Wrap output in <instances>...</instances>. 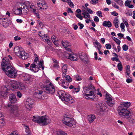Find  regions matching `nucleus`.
<instances>
[{
  "label": "nucleus",
  "instance_id": "obj_27",
  "mask_svg": "<svg viewBox=\"0 0 135 135\" xmlns=\"http://www.w3.org/2000/svg\"><path fill=\"white\" fill-rule=\"evenodd\" d=\"M59 84L61 85L62 87L65 88H68L69 84L68 82L66 81L62 80L61 82L60 81H59Z\"/></svg>",
  "mask_w": 135,
  "mask_h": 135
},
{
  "label": "nucleus",
  "instance_id": "obj_11",
  "mask_svg": "<svg viewBox=\"0 0 135 135\" xmlns=\"http://www.w3.org/2000/svg\"><path fill=\"white\" fill-rule=\"evenodd\" d=\"M118 114L122 117H126V116H131L132 114V112L127 109L118 108Z\"/></svg>",
  "mask_w": 135,
  "mask_h": 135
},
{
  "label": "nucleus",
  "instance_id": "obj_10",
  "mask_svg": "<svg viewBox=\"0 0 135 135\" xmlns=\"http://www.w3.org/2000/svg\"><path fill=\"white\" fill-rule=\"evenodd\" d=\"M5 74L8 77L11 78H16L17 75V72L16 69L12 66L7 68L3 70Z\"/></svg>",
  "mask_w": 135,
  "mask_h": 135
},
{
  "label": "nucleus",
  "instance_id": "obj_43",
  "mask_svg": "<svg viewBox=\"0 0 135 135\" xmlns=\"http://www.w3.org/2000/svg\"><path fill=\"white\" fill-rule=\"evenodd\" d=\"M75 78L76 80L78 81H79L81 80V78L79 76V75L77 74L75 75Z\"/></svg>",
  "mask_w": 135,
  "mask_h": 135
},
{
  "label": "nucleus",
  "instance_id": "obj_56",
  "mask_svg": "<svg viewBox=\"0 0 135 135\" xmlns=\"http://www.w3.org/2000/svg\"><path fill=\"white\" fill-rule=\"evenodd\" d=\"M126 81L128 83H129L132 82V80L131 79L128 78L126 80Z\"/></svg>",
  "mask_w": 135,
  "mask_h": 135
},
{
  "label": "nucleus",
  "instance_id": "obj_28",
  "mask_svg": "<svg viewBox=\"0 0 135 135\" xmlns=\"http://www.w3.org/2000/svg\"><path fill=\"white\" fill-rule=\"evenodd\" d=\"M95 119L96 117L94 114H91L89 115L88 116V120L90 124L92 123Z\"/></svg>",
  "mask_w": 135,
  "mask_h": 135
},
{
  "label": "nucleus",
  "instance_id": "obj_53",
  "mask_svg": "<svg viewBox=\"0 0 135 135\" xmlns=\"http://www.w3.org/2000/svg\"><path fill=\"white\" fill-rule=\"evenodd\" d=\"M87 11H88V12L90 14H92L93 13V11L90 9V8L86 7V9Z\"/></svg>",
  "mask_w": 135,
  "mask_h": 135
},
{
  "label": "nucleus",
  "instance_id": "obj_51",
  "mask_svg": "<svg viewBox=\"0 0 135 135\" xmlns=\"http://www.w3.org/2000/svg\"><path fill=\"white\" fill-rule=\"evenodd\" d=\"M76 17L79 18L81 20H82L83 17L80 14H75Z\"/></svg>",
  "mask_w": 135,
  "mask_h": 135
},
{
  "label": "nucleus",
  "instance_id": "obj_15",
  "mask_svg": "<svg viewBox=\"0 0 135 135\" xmlns=\"http://www.w3.org/2000/svg\"><path fill=\"white\" fill-rule=\"evenodd\" d=\"M9 90L5 86H2L0 90V95L5 98H7L9 93Z\"/></svg>",
  "mask_w": 135,
  "mask_h": 135
},
{
  "label": "nucleus",
  "instance_id": "obj_50",
  "mask_svg": "<svg viewBox=\"0 0 135 135\" xmlns=\"http://www.w3.org/2000/svg\"><path fill=\"white\" fill-rule=\"evenodd\" d=\"M17 96L19 98H20L21 97L22 94L20 91H18L17 92Z\"/></svg>",
  "mask_w": 135,
  "mask_h": 135
},
{
  "label": "nucleus",
  "instance_id": "obj_52",
  "mask_svg": "<svg viewBox=\"0 0 135 135\" xmlns=\"http://www.w3.org/2000/svg\"><path fill=\"white\" fill-rule=\"evenodd\" d=\"M131 1L128 0L126 1L125 3V6H128L131 3Z\"/></svg>",
  "mask_w": 135,
  "mask_h": 135
},
{
  "label": "nucleus",
  "instance_id": "obj_24",
  "mask_svg": "<svg viewBox=\"0 0 135 135\" xmlns=\"http://www.w3.org/2000/svg\"><path fill=\"white\" fill-rule=\"evenodd\" d=\"M61 43L63 46L67 50L69 51H71V49L69 47H68L70 46V44L68 42L65 41H62Z\"/></svg>",
  "mask_w": 135,
  "mask_h": 135
},
{
  "label": "nucleus",
  "instance_id": "obj_21",
  "mask_svg": "<svg viewBox=\"0 0 135 135\" xmlns=\"http://www.w3.org/2000/svg\"><path fill=\"white\" fill-rule=\"evenodd\" d=\"M131 103L129 102H122L119 107L128 109Z\"/></svg>",
  "mask_w": 135,
  "mask_h": 135
},
{
  "label": "nucleus",
  "instance_id": "obj_19",
  "mask_svg": "<svg viewBox=\"0 0 135 135\" xmlns=\"http://www.w3.org/2000/svg\"><path fill=\"white\" fill-rule=\"evenodd\" d=\"M37 4L40 9H46L47 7V5L44 0H38Z\"/></svg>",
  "mask_w": 135,
  "mask_h": 135
},
{
  "label": "nucleus",
  "instance_id": "obj_49",
  "mask_svg": "<svg viewBox=\"0 0 135 135\" xmlns=\"http://www.w3.org/2000/svg\"><path fill=\"white\" fill-rule=\"evenodd\" d=\"M98 0H91V3L93 5H95L98 3Z\"/></svg>",
  "mask_w": 135,
  "mask_h": 135
},
{
  "label": "nucleus",
  "instance_id": "obj_42",
  "mask_svg": "<svg viewBox=\"0 0 135 135\" xmlns=\"http://www.w3.org/2000/svg\"><path fill=\"white\" fill-rule=\"evenodd\" d=\"M122 48L123 50L124 51H126L128 49V47L127 45L126 44H124L123 45Z\"/></svg>",
  "mask_w": 135,
  "mask_h": 135
},
{
  "label": "nucleus",
  "instance_id": "obj_26",
  "mask_svg": "<svg viewBox=\"0 0 135 135\" xmlns=\"http://www.w3.org/2000/svg\"><path fill=\"white\" fill-rule=\"evenodd\" d=\"M62 70L63 73L62 76L64 78V77L65 76V75L66 73L67 66L66 64H62Z\"/></svg>",
  "mask_w": 135,
  "mask_h": 135
},
{
  "label": "nucleus",
  "instance_id": "obj_6",
  "mask_svg": "<svg viewBox=\"0 0 135 135\" xmlns=\"http://www.w3.org/2000/svg\"><path fill=\"white\" fill-rule=\"evenodd\" d=\"M62 122L66 125L69 127H75L76 126V122L74 119L70 117L68 113L64 115L62 119Z\"/></svg>",
  "mask_w": 135,
  "mask_h": 135
},
{
  "label": "nucleus",
  "instance_id": "obj_39",
  "mask_svg": "<svg viewBox=\"0 0 135 135\" xmlns=\"http://www.w3.org/2000/svg\"><path fill=\"white\" fill-rule=\"evenodd\" d=\"M65 78L66 80L68 82H71L72 80V79L69 75H66L65 76Z\"/></svg>",
  "mask_w": 135,
  "mask_h": 135
},
{
  "label": "nucleus",
  "instance_id": "obj_2",
  "mask_svg": "<svg viewBox=\"0 0 135 135\" xmlns=\"http://www.w3.org/2000/svg\"><path fill=\"white\" fill-rule=\"evenodd\" d=\"M59 97L65 104H71L74 102V99L71 96L62 90L59 91L57 92Z\"/></svg>",
  "mask_w": 135,
  "mask_h": 135
},
{
  "label": "nucleus",
  "instance_id": "obj_3",
  "mask_svg": "<svg viewBox=\"0 0 135 135\" xmlns=\"http://www.w3.org/2000/svg\"><path fill=\"white\" fill-rule=\"evenodd\" d=\"M35 58L34 60V61L31 65L30 67V70L34 72H37L39 70V69L41 67L42 70L44 69V62L43 60H41L40 61H39L38 57L36 54H35Z\"/></svg>",
  "mask_w": 135,
  "mask_h": 135
},
{
  "label": "nucleus",
  "instance_id": "obj_12",
  "mask_svg": "<svg viewBox=\"0 0 135 135\" xmlns=\"http://www.w3.org/2000/svg\"><path fill=\"white\" fill-rule=\"evenodd\" d=\"M10 107L9 111V113L11 116L13 117H17L18 116L17 107V106L14 105L11 106V105L8 104L7 105L8 109Z\"/></svg>",
  "mask_w": 135,
  "mask_h": 135
},
{
  "label": "nucleus",
  "instance_id": "obj_36",
  "mask_svg": "<svg viewBox=\"0 0 135 135\" xmlns=\"http://www.w3.org/2000/svg\"><path fill=\"white\" fill-rule=\"evenodd\" d=\"M57 135H67V133H66L62 131H59L56 132Z\"/></svg>",
  "mask_w": 135,
  "mask_h": 135
},
{
  "label": "nucleus",
  "instance_id": "obj_30",
  "mask_svg": "<svg viewBox=\"0 0 135 135\" xmlns=\"http://www.w3.org/2000/svg\"><path fill=\"white\" fill-rule=\"evenodd\" d=\"M0 125L1 126H3L5 125L4 117L1 113L0 114Z\"/></svg>",
  "mask_w": 135,
  "mask_h": 135
},
{
  "label": "nucleus",
  "instance_id": "obj_29",
  "mask_svg": "<svg viewBox=\"0 0 135 135\" xmlns=\"http://www.w3.org/2000/svg\"><path fill=\"white\" fill-rule=\"evenodd\" d=\"M21 76L22 78L24 80L26 81H30V76L28 74L25 73H23L21 74Z\"/></svg>",
  "mask_w": 135,
  "mask_h": 135
},
{
  "label": "nucleus",
  "instance_id": "obj_18",
  "mask_svg": "<svg viewBox=\"0 0 135 135\" xmlns=\"http://www.w3.org/2000/svg\"><path fill=\"white\" fill-rule=\"evenodd\" d=\"M24 104L26 108L29 110H31L32 107V100L30 98H27L26 100L24 102Z\"/></svg>",
  "mask_w": 135,
  "mask_h": 135
},
{
  "label": "nucleus",
  "instance_id": "obj_46",
  "mask_svg": "<svg viewBox=\"0 0 135 135\" xmlns=\"http://www.w3.org/2000/svg\"><path fill=\"white\" fill-rule=\"evenodd\" d=\"M51 40L53 42H54L55 41H58V39L56 38V36H52L51 37Z\"/></svg>",
  "mask_w": 135,
  "mask_h": 135
},
{
  "label": "nucleus",
  "instance_id": "obj_8",
  "mask_svg": "<svg viewBox=\"0 0 135 135\" xmlns=\"http://www.w3.org/2000/svg\"><path fill=\"white\" fill-rule=\"evenodd\" d=\"M43 82L45 84L44 88L46 92L48 93H53L55 91V89L53 84L47 79L44 80Z\"/></svg>",
  "mask_w": 135,
  "mask_h": 135
},
{
  "label": "nucleus",
  "instance_id": "obj_20",
  "mask_svg": "<svg viewBox=\"0 0 135 135\" xmlns=\"http://www.w3.org/2000/svg\"><path fill=\"white\" fill-rule=\"evenodd\" d=\"M43 91L38 90H36L34 93L35 97L38 99H42Z\"/></svg>",
  "mask_w": 135,
  "mask_h": 135
},
{
  "label": "nucleus",
  "instance_id": "obj_1",
  "mask_svg": "<svg viewBox=\"0 0 135 135\" xmlns=\"http://www.w3.org/2000/svg\"><path fill=\"white\" fill-rule=\"evenodd\" d=\"M19 6L21 7L18 8L14 11L15 14L18 15L21 14L22 12L24 14L27 13L29 10L35 12L36 11L35 7L29 1H22L20 2Z\"/></svg>",
  "mask_w": 135,
  "mask_h": 135
},
{
  "label": "nucleus",
  "instance_id": "obj_55",
  "mask_svg": "<svg viewBox=\"0 0 135 135\" xmlns=\"http://www.w3.org/2000/svg\"><path fill=\"white\" fill-rule=\"evenodd\" d=\"M60 77H57L55 78V80L56 81H58V82L59 81H60L61 82L63 79H60Z\"/></svg>",
  "mask_w": 135,
  "mask_h": 135
},
{
  "label": "nucleus",
  "instance_id": "obj_13",
  "mask_svg": "<svg viewBox=\"0 0 135 135\" xmlns=\"http://www.w3.org/2000/svg\"><path fill=\"white\" fill-rule=\"evenodd\" d=\"M12 63L9 60L8 58L7 57H4L2 59V61L1 63L2 69L3 70L12 66Z\"/></svg>",
  "mask_w": 135,
  "mask_h": 135
},
{
  "label": "nucleus",
  "instance_id": "obj_59",
  "mask_svg": "<svg viewBox=\"0 0 135 135\" xmlns=\"http://www.w3.org/2000/svg\"><path fill=\"white\" fill-rule=\"evenodd\" d=\"M117 35L119 37V38L120 39H121L124 36V35L123 34L121 33H119L117 34Z\"/></svg>",
  "mask_w": 135,
  "mask_h": 135
},
{
  "label": "nucleus",
  "instance_id": "obj_60",
  "mask_svg": "<svg viewBox=\"0 0 135 135\" xmlns=\"http://www.w3.org/2000/svg\"><path fill=\"white\" fill-rule=\"evenodd\" d=\"M129 119V122L130 123H134V119L132 118H130L129 119V118H127V119Z\"/></svg>",
  "mask_w": 135,
  "mask_h": 135
},
{
  "label": "nucleus",
  "instance_id": "obj_48",
  "mask_svg": "<svg viewBox=\"0 0 135 135\" xmlns=\"http://www.w3.org/2000/svg\"><path fill=\"white\" fill-rule=\"evenodd\" d=\"M105 47L107 49L109 50L111 49V45L109 44H107L105 45Z\"/></svg>",
  "mask_w": 135,
  "mask_h": 135
},
{
  "label": "nucleus",
  "instance_id": "obj_62",
  "mask_svg": "<svg viewBox=\"0 0 135 135\" xmlns=\"http://www.w3.org/2000/svg\"><path fill=\"white\" fill-rule=\"evenodd\" d=\"M126 15L128 16H132V13L131 11H129L126 13Z\"/></svg>",
  "mask_w": 135,
  "mask_h": 135
},
{
  "label": "nucleus",
  "instance_id": "obj_5",
  "mask_svg": "<svg viewBox=\"0 0 135 135\" xmlns=\"http://www.w3.org/2000/svg\"><path fill=\"white\" fill-rule=\"evenodd\" d=\"M32 120L33 121L43 125H46L49 124L51 121L50 119L48 117L46 116H33Z\"/></svg>",
  "mask_w": 135,
  "mask_h": 135
},
{
  "label": "nucleus",
  "instance_id": "obj_37",
  "mask_svg": "<svg viewBox=\"0 0 135 135\" xmlns=\"http://www.w3.org/2000/svg\"><path fill=\"white\" fill-rule=\"evenodd\" d=\"M113 39L115 42L118 45H119L121 42L120 40L118 39L117 38L113 37H112Z\"/></svg>",
  "mask_w": 135,
  "mask_h": 135
},
{
  "label": "nucleus",
  "instance_id": "obj_22",
  "mask_svg": "<svg viewBox=\"0 0 135 135\" xmlns=\"http://www.w3.org/2000/svg\"><path fill=\"white\" fill-rule=\"evenodd\" d=\"M67 57L71 61H77L78 59L77 55L74 54H69Z\"/></svg>",
  "mask_w": 135,
  "mask_h": 135
},
{
  "label": "nucleus",
  "instance_id": "obj_38",
  "mask_svg": "<svg viewBox=\"0 0 135 135\" xmlns=\"http://www.w3.org/2000/svg\"><path fill=\"white\" fill-rule=\"evenodd\" d=\"M117 67L118 69L120 71L122 70L123 67L121 61L119 62L117 65Z\"/></svg>",
  "mask_w": 135,
  "mask_h": 135
},
{
  "label": "nucleus",
  "instance_id": "obj_57",
  "mask_svg": "<svg viewBox=\"0 0 135 135\" xmlns=\"http://www.w3.org/2000/svg\"><path fill=\"white\" fill-rule=\"evenodd\" d=\"M78 25L79 26V28L80 29H82L84 27V25L82 24L81 23H78Z\"/></svg>",
  "mask_w": 135,
  "mask_h": 135
},
{
  "label": "nucleus",
  "instance_id": "obj_40",
  "mask_svg": "<svg viewBox=\"0 0 135 135\" xmlns=\"http://www.w3.org/2000/svg\"><path fill=\"white\" fill-rule=\"evenodd\" d=\"M120 27L121 28V31L122 32H124L125 31L124 29L125 26L123 23H121L120 25Z\"/></svg>",
  "mask_w": 135,
  "mask_h": 135
},
{
  "label": "nucleus",
  "instance_id": "obj_14",
  "mask_svg": "<svg viewBox=\"0 0 135 135\" xmlns=\"http://www.w3.org/2000/svg\"><path fill=\"white\" fill-rule=\"evenodd\" d=\"M105 99L107 100L106 103L110 107L113 106L115 103V100L108 93H106L105 95Z\"/></svg>",
  "mask_w": 135,
  "mask_h": 135
},
{
  "label": "nucleus",
  "instance_id": "obj_32",
  "mask_svg": "<svg viewBox=\"0 0 135 135\" xmlns=\"http://www.w3.org/2000/svg\"><path fill=\"white\" fill-rule=\"evenodd\" d=\"M82 15L83 16V17L85 18L90 19V17L89 13L85 11V10H83Z\"/></svg>",
  "mask_w": 135,
  "mask_h": 135
},
{
  "label": "nucleus",
  "instance_id": "obj_35",
  "mask_svg": "<svg viewBox=\"0 0 135 135\" xmlns=\"http://www.w3.org/2000/svg\"><path fill=\"white\" fill-rule=\"evenodd\" d=\"M130 66L129 65H128L126 66V73L127 75L128 76H129V74H130L131 73V71L130 69Z\"/></svg>",
  "mask_w": 135,
  "mask_h": 135
},
{
  "label": "nucleus",
  "instance_id": "obj_34",
  "mask_svg": "<svg viewBox=\"0 0 135 135\" xmlns=\"http://www.w3.org/2000/svg\"><path fill=\"white\" fill-rule=\"evenodd\" d=\"M94 45L96 47H97V49H100L102 47V45L100 44L97 40H96L94 44Z\"/></svg>",
  "mask_w": 135,
  "mask_h": 135
},
{
  "label": "nucleus",
  "instance_id": "obj_23",
  "mask_svg": "<svg viewBox=\"0 0 135 135\" xmlns=\"http://www.w3.org/2000/svg\"><path fill=\"white\" fill-rule=\"evenodd\" d=\"M42 40L47 43L49 45H51V42L49 40V38L48 36L44 34V36L42 37Z\"/></svg>",
  "mask_w": 135,
  "mask_h": 135
},
{
  "label": "nucleus",
  "instance_id": "obj_63",
  "mask_svg": "<svg viewBox=\"0 0 135 135\" xmlns=\"http://www.w3.org/2000/svg\"><path fill=\"white\" fill-rule=\"evenodd\" d=\"M111 13L112 15H113L114 16H116L118 15V13L115 11L112 12Z\"/></svg>",
  "mask_w": 135,
  "mask_h": 135
},
{
  "label": "nucleus",
  "instance_id": "obj_33",
  "mask_svg": "<svg viewBox=\"0 0 135 135\" xmlns=\"http://www.w3.org/2000/svg\"><path fill=\"white\" fill-rule=\"evenodd\" d=\"M119 21L117 18H115L113 21V24L116 28H118L119 27Z\"/></svg>",
  "mask_w": 135,
  "mask_h": 135
},
{
  "label": "nucleus",
  "instance_id": "obj_16",
  "mask_svg": "<svg viewBox=\"0 0 135 135\" xmlns=\"http://www.w3.org/2000/svg\"><path fill=\"white\" fill-rule=\"evenodd\" d=\"M11 22L10 20L4 17L0 19L1 24L5 28L7 27L11 23Z\"/></svg>",
  "mask_w": 135,
  "mask_h": 135
},
{
  "label": "nucleus",
  "instance_id": "obj_58",
  "mask_svg": "<svg viewBox=\"0 0 135 135\" xmlns=\"http://www.w3.org/2000/svg\"><path fill=\"white\" fill-rule=\"evenodd\" d=\"M112 5L113 7L116 8L118 9L119 8V6L115 3H112Z\"/></svg>",
  "mask_w": 135,
  "mask_h": 135
},
{
  "label": "nucleus",
  "instance_id": "obj_45",
  "mask_svg": "<svg viewBox=\"0 0 135 135\" xmlns=\"http://www.w3.org/2000/svg\"><path fill=\"white\" fill-rule=\"evenodd\" d=\"M96 13L97 15L100 17H102V13L100 11H98Z\"/></svg>",
  "mask_w": 135,
  "mask_h": 135
},
{
  "label": "nucleus",
  "instance_id": "obj_61",
  "mask_svg": "<svg viewBox=\"0 0 135 135\" xmlns=\"http://www.w3.org/2000/svg\"><path fill=\"white\" fill-rule=\"evenodd\" d=\"M14 39L15 41H17L21 40V38L20 37H19L18 36H17L14 37Z\"/></svg>",
  "mask_w": 135,
  "mask_h": 135
},
{
  "label": "nucleus",
  "instance_id": "obj_25",
  "mask_svg": "<svg viewBox=\"0 0 135 135\" xmlns=\"http://www.w3.org/2000/svg\"><path fill=\"white\" fill-rule=\"evenodd\" d=\"M9 99L10 102L12 103H15L17 101L16 96L13 94L10 95L9 97Z\"/></svg>",
  "mask_w": 135,
  "mask_h": 135
},
{
  "label": "nucleus",
  "instance_id": "obj_64",
  "mask_svg": "<svg viewBox=\"0 0 135 135\" xmlns=\"http://www.w3.org/2000/svg\"><path fill=\"white\" fill-rule=\"evenodd\" d=\"M10 135H18L17 132L15 131H13L12 132Z\"/></svg>",
  "mask_w": 135,
  "mask_h": 135
},
{
  "label": "nucleus",
  "instance_id": "obj_7",
  "mask_svg": "<svg viewBox=\"0 0 135 135\" xmlns=\"http://www.w3.org/2000/svg\"><path fill=\"white\" fill-rule=\"evenodd\" d=\"M14 51L15 54L20 58L25 60L28 57V54L24 51L21 47L16 46L14 49Z\"/></svg>",
  "mask_w": 135,
  "mask_h": 135
},
{
  "label": "nucleus",
  "instance_id": "obj_31",
  "mask_svg": "<svg viewBox=\"0 0 135 135\" xmlns=\"http://www.w3.org/2000/svg\"><path fill=\"white\" fill-rule=\"evenodd\" d=\"M103 25L105 27H107L109 28L112 26V24L111 22L109 21H104L103 23Z\"/></svg>",
  "mask_w": 135,
  "mask_h": 135
},
{
  "label": "nucleus",
  "instance_id": "obj_44",
  "mask_svg": "<svg viewBox=\"0 0 135 135\" xmlns=\"http://www.w3.org/2000/svg\"><path fill=\"white\" fill-rule=\"evenodd\" d=\"M111 60L113 61H116L118 62L120 61L117 57H112L111 58Z\"/></svg>",
  "mask_w": 135,
  "mask_h": 135
},
{
  "label": "nucleus",
  "instance_id": "obj_47",
  "mask_svg": "<svg viewBox=\"0 0 135 135\" xmlns=\"http://www.w3.org/2000/svg\"><path fill=\"white\" fill-rule=\"evenodd\" d=\"M114 1L121 6L123 5V2L121 0H114Z\"/></svg>",
  "mask_w": 135,
  "mask_h": 135
},
{
  "label": "nucleus",
  "instance_id": "obj_9",
  "mask_svg": "<svg viewBox=\"0 0 135 135\" xmlns=\"http://www.w3.org/2000/svg\"><path fill=\"white\" fill-rule=\"evenodd\" d=\"M11 89L12 90H22L25 89L24 85L21 83L16 81H13L10 84Z\"/></svg>",
  "mask_w": 135,
  "mask_h": 135
},
{
  "label": "nucleus",
  "instance_id": "obj_41",
  "mask_svg": "<svg viewBox=\"0 0 135 135\" xmlns=\"http://www.w3.org/2000/svg\"><path fill=\"white\" fill-rule=\"evenodd\" d=\"M80 86H78V88H74L73 90V91L74 93H78L80 90Z\"/></svg>",
  "mask_w": 135,
  "mask_h": 135
},
{
  "label": "nucleus",
  "instance_id": "obj_54",
  "mask_svg": "<svg viewBox=\"0 0 135 135\" xmlns=\"http://www.w3.org/2000/svg\"><path fill=\"white\" fill-rule=\"evenodd\" d=\"M25 131L26 133H29L30 132V130L28 126H25Z\"/></svg>",
  "mask_w": 135,
  "mask_h": 135
},
{
  "label": "nucleus",
  "instance_id": "obj_17",
  "mask_svg": "<svg viewBox=\"0 0 135 135\" xmlns=\"http://www.w3.org/2000/svg\"><path fill=\"white\" fill-rule=\"evenodd\" d=\"M96 106L101 112H104L108 109L107 106L106 104L101 103H96Z\"/></svg>",
  "mask_w": 135,
  "mask_h": 135
},
{
  "label": "nucleus",
  "instance_id": "obj_4",
  "mask_svg": "<svg viewBox=\"0 0 135 135\" xmlns=\"http://www.w3.org/2000/svg\"><path fill=\"white\" fill-rule=\"evenodd\" d=\"M94 89V88L91 86H89L88 87L86 86L83 87V94L86 99L89 100L91 99L92 100H94L95 97L93 91Z\"/></svg>",
  "mask_w": 135,
  "mask_h": 135
}]
</instances>
